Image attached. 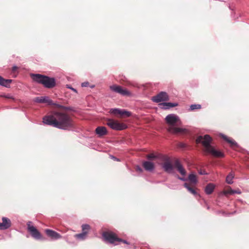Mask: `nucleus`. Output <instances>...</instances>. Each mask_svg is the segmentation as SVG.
<instances>
[{
	"mask_svg": "<svg viewBox=\"0 0 249 249\" xmlns=\"http://www.w3.org/2000/svg\"><path fill=\"white\" fill-rule=\"evenodd\" d=\"M55 106L60 108L61 110L53 111L50 114L45 116L43 118V123L62 129H67L72 127L73 122L71 118L64 111L71 110V108L58 104H55Z\"/></svg>",
	"mask_w": 249,
	"mask_h": 249,
	"instance_id": "obj_1",
	"label": "nucleus"
},
{
	"mask_svg": "<svg viewBox=\"0 0 249 249\" xmlns=\"http://www.w3.org/2000/svg\"><path fill=\"white\" fill-rule=\"evenodd\" d=\"M212 141V138L209 135H205L204 136H200L196 139L197 143H201L204 146V151L208 154H211L212 156L217 158H222L224 156V154L221 151H217L211 144Z\"/></svg>",
	"mask_w": 249,
	"mask_h": 249,
	"instance_id": "obj_2",
	"label": "nucleus"
},
{
	"mask_svg": "<svg viewBox=\"0 0 249 249\" xmlns=\"http://www.w3.org/2000/svg\"><path fill=\"white\" fill-rule=\"evenodd\" d=\"M165 121L168 125L167 131L171 133L185 134L188 131L186 129L177 127L180 124V120L178 117L174 114L168 115L165 118Z\"/></svg>",
	"mask_w": 249,
	"mask_h": 249,
	"instance_id": "obj_3",
	"label": "nucleus"
},
{
	"mask_svg": "<svg viewBox=\"0 0 249 249\" xmlns=\"http://www.w3.org/2000/svg\"><path fill=\"white\" fill-rule=\"evenodd\" d=\"M31 77L34 81L42 84L46 88L52 89L55 86V80L53 77H50L40 74H31Z\"/></svg>",
	"mask_w": 249,
	"mask_h": 249,
	"instance_id": "obj_4",
	"label": "nucleus"
},
{
	"mask_svg": "<svg viewBox=\"0 0 249 249\" xmlns=\"http://www.w3.org/2000/svg\"><path fill=\"white\" fill-rule=\"evenodd\" d=\"M107 124L115 130H122L127 128V125L125 124L121 123L118 121L112 119H107Z\"/></svg>",
	"mask_w": 249,
	"mask_h": 249,
	"instance_id": "obj_5",
	"label": "nucleus"
},
{
	"mask_svg": "<svg viewBox=\"0 0 249 249\" xmlns=\"http://www.w3.org/2000/svg\"><path fill=\"white\" fill-rule=\"evenodd\" d=\"M162 163L161 166L164 170L168 173H172L173 171L174 166L169 157L164 156L161 159Z\"/></svg>",
	"mask_w": 249,
	"mask_h": 249,
	"instance_id": "obj_6",
	"label": "nucleus"
},
{
	"mask_svg": "<svg viewBox=\"0 0 249 249\" xmlns=\"http://www.w3.org/2000/svg\"><path fill=\"white\" fill-rule=\"evenodd\" d=\"M109 89L112 91L119 93L123 96H130L131 95V93L129 90L123 88L121 86L113 85L109 87Z\"/></svg>",
	"mask_w": 249,
	"mask_h": 249,
	"instance_id": "obj_7",
	"label": "nucleus"
},
{
	"mask_svg": "<svg viewBox=\"0 0 249 249\" xmlns=\"http://www.w3.org/2000/svg\"><path fill=\"white\" fill-rule=\"evenodd\" d=\"M31 222H28L27 223V230L30 232L32 237L36 240L41 239L42 236L40 232L35 227L31 224Z\"/></svg>",
	"mask_w": 249,
	"mask_h": 249,
	"instance_id": "obj_8",
	"label": "nucleus"
},
{
	"mask_svg": "<svg viewBox=\"0 0 249 249\" xmlns=\"http://www.w3.org/2000/svg\"><path fill=\"white\" fill-rule=\"evenodd\" d=\"M102 235L106 241L110 244H115V243L117 242L118 240H119V238L117 237V235L110 231L103 232Z\"/></svg>",
	"mask_w": 249,
	"mask_h": 249,
	"instance_id": "obj_9",
	"label": "nucleus"
},
{
	"mask_svg": "<svg viewBox=\"0 0 249 249\" xmlns=\"http://www.w3.org/2000/svg\"><path fill=\"white\" fill-rule=\"evenodd\" d=\"M169 100V97L166 92L161 91L157 95L152 97V101L156 103Z\"/></svg>",
	"mask_w": 249,
	"mask_h": 249,
	"instance_id": "obj_10",
	"label": "nucleus"
},
{
	"mask_svg": "<svg viewBox=\"0 0 249 249\" xmlns=\"http://www.w3.org/2000/svg\"><path fill=\"white\" fill-rule=\"evenodd\" d=\"M34 101L39 103H47L49 105H54L52 100L50 99L48 97H36L34 99Z\"/></svg>",
	"mask_w": 249,
	"mask_h": 249,
	"instance_id": "obj_11",
	"label": "nucleus"
},
{
	"mask_svg": "<svg viewBox=\"0 0 249 249\" xmlns=\"http://www.w3.org/2000/svg\"><path fill=\"white\" fill-rule=\"evenodd\" d=\"M46 234L53 239H58L61 238V235L58 232L50 229L45 230Z\"/></svg>",
	"mask_w": 249,
	"mask_h": 249,
	"instance_id": "obj_12",
	"label": "nucleus"
},
{
	"mask_svg": "<svg viewBox=\"0 0 249 249\" xmlns=\"http://www.w3.org/2000/svg\"><path fill=\"white\" fill-rule=\"evenodd\" d=\"M2 222H0V230H5L9 228L11 225V223L9 219L6 217H2Z\"/></svg>",
	"mask_w": 249,
	"mask_h": 249,
	"instance_id": "obj_13",
	"label": "nucleus"
},
{
	"mask_svg": "<svg viewBox=\"0 0 249 249\" xmlns=\"http://www.w3.org/2000/svg\"><path fill=\"white\" fill-rule=\"evenodd\" d=\"M95 132L98 136L101 137L107 135V131L105 126H98L96 128Z\"/></svg>",
	"mask_w": 249,
	"mask_h": 249,
	"instance_id": "obj_14",
	"label": "nucleus"
},
{
	"mask_svg": "<svg viewBox=\"0 0 249 249\" xmlns=\"http://www.w3.org/2000/svg\"><path fill=\"white\" fill-rule=\"evenodd\" d=\"M174 166L181 175L182 176H185L186 175V172L185 170L178 160H176Z\"/></svg>",
	"mask_w": 249,
	"mask_h": 249,
	"instance_id": "obj_15",
	"label": "nucleus"
},
{
	"mask_svg": "<svg viewBox=\"0 0 249 249\" xmlns=\"http://www.w3.org/2000/svg\"><path fill=\"white\" fill-rule=\"evenodd\" d=\"M142 166L146 171H151L154 169V164L150 161H144Z\"/></svg>",
	"mask_w": 249,
	"mask_h": 249,
	"instance_id": "obj_16",
	"label": "nucleus"
},
{
	"mask_svg": "<svg viewBox=\"0 0 249 249\" xmlns=\"http://www.w3.org/2000/svg\"><path fill=\"white\" fill-rule=\"evenodd\" d=\"M223 193L225 195H227L228 194L232 195V194H234L235 193L238 194H240L241 191L239 190H233L231 188V187L228 186V188L224 191Z\"/></svg>",
	"mask_w": 249,
	"mask_h": 249,
	"instance_id": "obj_17",
	"label": "nucleus"
},
{
	"mask_svg": "<svg viewBox=\"0 0 249 249\" xmlns=\"http://www.w3.org/2000/svg\"><path fill=\"white\" fill-rule=\"evenodd\" d=\"M222 138L224 140L230 143L231 147H236L237 146V143L233 139L225 135H222Z\"/></svg>",
	"mask_w": 249,
	"mask_h": 249,
	"instance_id": "obj_18",
	"label": "nucleus"
},
{
	"mask_svg": "<svg viewBox=\"0 0 249 249\" xmlns=\"http://www.w3.org/2000/svg\"><path fill=\"white\" fill-rule=\"evenodd\" d=\"M12 82V80L5 79L1 76H0V85L5 87H8L10 83Z\"/></svg>",
	"mask_w": 249,
	"mask_h": 249,
	"instance_id": "obj_19",
	"label": "nucleus"
},
{
	"mask_svg": "<svg viewBox=\"0 0 249 249\" xmlns=\"http://www.w3.org/2000/svg\"><path fill=\"white\" fill-rule=\"evenodd\" d=\"M159 105L161 107V108L166 109L170 107H176L177 106L178 104L171 103H163L160 104Z\"/></svg>",
	"mask_w": 249,
	"mask_h": 249,
	"instance_id": "obj_20",
	"label": "nucleus"
},
{
	"mask_svg": "<svg viewBox=\"0 0 249 249\" xmlns=\"http://www.w3.org/2000/svg\"><path fill=\"white\" fill-rule=\"evenodd\" d=\"M214 185L212 183L208 184L205 187V192L207 194H211L214 190Z\"/></svg>",
	"mask_w": 249,
	"mask_h": 249,
	"instance_id": "obj_21",
	"label": "nucleus"
},
{
	"mask_svg": "<svg viewBox=\"0 0 249 249\" xmlns=\"http://www.w3.org/2000/svg\"><path fill=\"white\" fill-rule=\"evenodd\" d=\"M184 186L186 189H187L188 191H189L191 194H193L194 195H197V193H196V191L195 190V189L194 188L191 187L190 185H189L188 183H185L184 184Z\"/></svg>",
	"mask_w": 249,
	"mask_h": 249,
	"instance_id": "obj_22",
	"label": "nucleus"
},
{
	"mask_svg": "<svg viewBox=\"0 0 249 249\" xmlns=\"http://www.w3.org/2000/svg\"><path fill=\"white\" fill-rule=\"evenodd\" d=\"M87 237V235H86L85 232H82L81 233L76 234L74 235V237L80 240H83L85 239Z\"/></svg>",
	"mask_w": 249,
	"mask_h": 249,
	"instance_id": "obj_23",
	"label": "nucleus"
},
{
	"mask_svg": "<svg viewBox=\"0 0 249 249\" xmlns=\"http://www.w3.org/2000/svg\"><path fill=\"white\" fill-rule=\"evenodd\" d=\"M82 232H85L86 235H88L90 229V227L88 224H83L82 226Z\"/></svg>",
	"mask_w": 249,
	"mask_h": 249,
	"instance_id": "obj_24",
	"label": "nucleus"
},
{
	"mask_svg": "<svg viewBox=\"0 0 249 249\" xmlns=\"http://www.w3.org/2000/svg\"><path fill=\"white\" fill-rule=\"evenodd\" d=\"M234 177V175L232 173H230L226 178V182L229 184H231L233 183L232 179Z\"/></svg>",
	"mask_w": 249,
	"mask_h": 249,
	"instance_id": "obj_25",
	"label": "nucleus"
},
{
	"mask_svg": "<svg viewBox=\"0 0 249 249\" xmlns=\"http://www.w3.org/2000/svg\"><path fill=\"white\" fill-rule=\"evenodd\" d=\"M188 178L189 180L193 183H196L197 182L196 178L195 175L194 174H190Z\"/></svg>",
	"mask_w": 249,
	"mask_h": 249,
	"instance_id": "obj_26",
	"label": "nucleus"
},
{
	"mask_svg": "<svg viewBox=\"0 0 249 249\" xmlns=\"http://www.w3.org/2000/svg\"><path fill=\"white\" fill-rule=\"evenodd\" d=\"M109 112L110 113L113 114L115 115H120L121 114V109L118 108H114L110 109Z\"/></svg>",
	"mask_w": 249,
	"mask_h": 249,
	"instance_id": "obj_27",
	"label": "nucleus"
},
{
	"mask_svg": "<svg viewBox=\"0 0 249 249\" xmlns=\"http://www.w3.org/2000/svg\"><path fill=\"white\" fill-rule=\"evenodd\" d=\"M201 105L198 104L192 105L190 106V110H194L195 109H199L201 108Z\"/></svg>",
	"mask_w": 249,
	"mask_h": 249,
	"instance_id": "obj_28",
	"label": "nucleus"
},
{
	"mask_svg": "<svg viewBox=\"0 0 249 249\" xmlns=\"http://www.w3.org/2000/svg\"><path fill=\"white\" fill-rule=\"evenodd\" d=\"M131 115V113L128 112V111H126L124 110H121V114H120V116H130Z\"/></svg>",
	"mask_w": 249,
	"mask_h": 249,
	"instance_id": "obj_29",
	"label": "nucleus"
},
{
	"mask_svg": "<svg viewBox=\"0 0 249 249\" xmlns=\"http://www.w3.org/2000/svg\"><path fill=\"white\" fill-rule=\"evenodd\" d=\"M146 157L148 160H152L156 158V157L154 155V154H150L147 155Z\"/></svg>",
	"mask_w": 249,
	"mask_h": 249,
	"instance_id": "obj_30",
	"label": "nucleus"
},
{
	"mask_svg": "<svg viewBox=\"0 0 249 249\" xmlns=\"http://www.w3.org/2000/svg\"><path fill=\"white\" fill-rule=\"evenodd\" d=\"M117 242H122L123 243L126 244L128 245L129 244V243L126 240H123V239H122L121 238H119V240H118Z\"/></svg>",
	"mask_w": 249,
	"mask_h": 249,
	"instance_id": "obj_31",
	"label": "nucleus"
},
{
	"mask_svg": "<svg viewBox=\"0 0 249 249\" xmlns=\"http://www.w3.org/2000/svg\"><path fill=\"white\" fill-rule=\"evenodd\" d=\"M67 87L69 89H71L72 91H73L74 92H76V93H77V91L76 90V89L72 88L71 86L70 85H67Z\"/></svg>",
	"mask_w": 249,
	"mask_h": 249,
	"instance_id": "obj_32",
	"label": "nucleus"
},
{
	"mask_svg": "<svg viewBox=\"0 0 249 249\" xmlns=\"http://www.w3.org/2000/svg\"><path fill=\"white\" fill-rule=\"evenodd\" d=\"M89 83L88 82H84V83H82L81 86L83 87H87L89 85Z\"/></svg>",
	"mask_w": 249,
	"mask_h": 249,
	"instance_id": "obj_33",
	"label": "nucleus"
},
{
	"mask_svg": "<svg viewBox=\"0 0 249 249\" xmlns=\"http://www.w3.org/2000/svg\"><path fill=\"white\" fill-rule=\"evenodd\" d=\"M136 170L140 172H142V169L140 166H137L136 167Z\"/></svg>",
	"mask_w": 249,
	"mask_h": 249,
	"instance_id": "obj_34",
	"label": "nucleus"
},
{
	"mask_svg": "<svg viewBox=\"0 0 249 249\" xmlns=\"http://www.w3.org/2000/svg\"><path fill=\"white\" fill-rule=\"evenodd\" d=\"M178 146L180 147V148H184L185 147V145L184 143H180L179 144H178Z\"/></svg>",
	"mask_w": 249,
	"mask_h": 249,
	"instance_id": "obj_35",
	"label": "nucleus"
},
{
	"mask_svg": "<svg viewBox=\"0 0 249 249\" xmlns=\"http://www.w3.org/2000/svg\"><path fill=\"white\" fill-rule=\"evenodd\" d=\"M199 174L201 175H206L207 174V173L205 172V171H201L199 172Z\"/></svg>",
	"mask_w": 249,
	"mask_h": 249,
	"instance_id": "obj_36",
	"label": "nucleus"
},
{
	"mask_svg": "<svg viewBox=\"0 0 249 249\" xmlns=\"http://www.w3.org/2000/svg\"><path fill=\"white\" fill-rule=\"evenodd\" d=\"M17 69H18V67H16V66H14V67L12 68V70H13V71H16Z\"/></svg>",
	"mask_w": 249,
	"mask_h": 249,
	"instance_id": "obj_37",
	"label": "nucleus"
},
{
	"mask_svg": "<svg viewBox=\"0 0 249 249\" xmlns=\"http://www.w3.org/2000/svg\"><path fill=\"white\" fill-rule=\"evenodd\" d=\"M179 179H180V180H184V179L182 178H179Z\"/></svg>",
	"mask_w": 249,
	"mask_h": 249,
	"instance_id": "obj_38",
	"label": "nucleus"
},
{
	"mask_svg": "<svg viewBox=\"0 0 249 249\" xmlns=\"http://www.w3.org/2000/svg\"><path fill=\"white\" fill-rule=\"evenodd\" d=\"M5 98H10V97L8 96H5Z\"/></svg>",
	"mask_w": 249,
	"mask_h": 249,
	"instance_id": "obj_39",
	"label": "nucleus"
}]
</instances>
